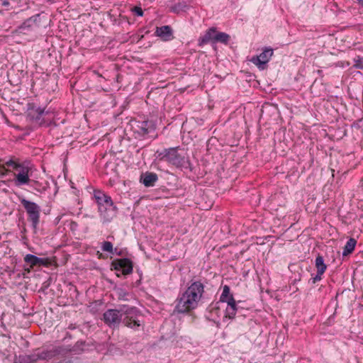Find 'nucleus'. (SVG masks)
I'll return each instance as SVG.
<instances>
[{"mask_svg": "<svg viewBox=\"0 0 363 363\" xmlns=\"http://www.w3.org/2000/svg\"><path fill=\"white\" fill-rule=\"evenodd\" d=\"M204 293V285L201 281H191L186 291L176 300L174 311L186 313L195 309Z\"/></svg>", "mask_w": 363, "mask_h": 363, "instance_id": "f257e3e1", "label": "nucleus"}, {"mask_svg": "<svg viewBox=\"0 0 363 363\" xmlns=\"http://www.w3.org/2000/svg\"><path fill=\"white\" fill-rule=\"evenodd\" d=\"M121 312L123 315V323L128 328L138 330L141 325L139 320V317L141 315L140 311L134 306L122 305L121 306Z\"/></svg>", "mask_w": 363, "mask_h": 363, "instance_id": "f03ea898", "label": "nucleus"}, {"mask_svg": "<svg viewBox=\"0 0 363 363\" xmlns=\"http://www.w3.org/2000/svg\"><path fill=\"white\" fill-rule=\"evenodd\" d=\"M179 147L165 148L162 151L157 150L155 153L159 161L167 162L177 167H181L184 162V157L178 152Z\"/></svg>", "mask_w": 363, "mask_h": 363, "instance_id": "7ed1b4c3", "label": "nucleus"}, {"mask_svg": "<svg viewBox=\"0 0 363 363\" xmlns=\"http://www.w3.org/2000/svg\"><path fill=\"white\" fill-rule=\"evenodd\" d=\"M30 170V167L24 168L22 172H18L16 174H14L13 183L16 186H21L23 185H29L30 188L33 190L42 193L43 191L46 190V186H43L42 183L38 181L30 179L29 172Z\"/></svg>", "mask_w": 363, "mask_h": 363, "instance_id": "20e7f679", "label": "nucleus"}, {"mask_svg": "<svg viewBox=\"0 0 363 363\" xmlns=\"http://www.w3.org/2000/svg\"><path fill=\"white\" fill-rule=\"evenodd\" d=\"M19 200L27 213L28 220L31 222L32 228L35 230L40 223V207L36 203L26 200L23 197Z\"/></svg>", "mask_w": 363, "mask_h": 363, "instance_id": "39448f33", "label": "nucleus"}, {"mask_svg": "<svg viewBox=\"0 0 363 363\" xmlns=\"http://www.w3.org/2000/svg\"><path fill=\"white\" fill-rule=\"evenodd\" d=\"M40 16V15L38 13L27 18L13 31V33L28 35L30 32L39 28Z\"/></svg>", "mask_w": 363, "mask_h": 363, "instance_id": "423d86ee", "label": "nucleus"}, {"mask_svg": "<svg viewBox=\"0 0 363 363\" xmlns=\"http://www.w3.org/2000/svg\"><path fill=\"white\" fill-rule=\"evenodd\" d=\"M122 313L121 312V306L118 309H108L103 315L104 323L110 328H118L122 322Z\"/></svg>", "mask_w": 363, "mask_h": 363, "instance_id": "0eeeda50", "label": "nucleus"}, {"mask_svg": "<svg viewBox=\"0 0 363 363\" xmlns=\"http://www.w3.org/2000/svg\"><path fill=\"white\" fill-rule=\"evenodd\" d=\"M111 269L121 271L123 275H128L133 272V264L128 258L116 259L111 264Z\"/></svg>", "mask_w": 363, "mask_h": 363, "instance_id": "6e6552de", "label": "nucleus"}, {"mask_svg": "<svg viewBox=\"0 0 363 363\" xmlns=\"http://www.w3.org/2000/svg\"><path fill=\"white\" fill-rule=\"evenodd\" d=\"M273 52V49L266 48L259 55L253 56L250 61L257 65L260 70H264L267 68V64L271 59Z\"/></svg>", "mask_w": 363, "mask_h": 363, "instance_id": "1a4fd4ad", "label": "nucleus"}, {"mask_svg": "<svg viewBox=\"0 0 363 363\" xmlns=\"http://www.w3.org/2000/svg\"><path fill=\"white\" fill-rule=\"evenodd\" d=\"M40 360H49L57 356L64 355L67 353V350L62 346H53L50 349L36 350Z\"/></svg>", "mask_w": 363, "mask_h": 363, "instance_id": "9d476101", "label": "nucleus"}, {"mask_svg": "<svg viewBox=\"0 0 363 363\" xmlns=\"http://www.w3.org/2000/svg\"><path fill=\"white\" fill-rule=\"evenodd\" d=\"M45 113V108L36 107L34 104H28L27 118L30 121L35 122L42 125L45 121L42 116Z\"/></svg>", "mask_w": 363, "mask_h": 363, "instance_id": "9b49d317", "label": "nucleus"}, {"mask_svg": "<svg viewBox=\"0 0 363 363\" xmlns=\"http://www.w3.org/2000/svg\"><path fill=\"white\" fill-rule=\"evenodd\" d=\"M104 208V211H99L100 217L103 223H109L116 216L118 208L114 205L111 199L105 203Z\"/></svg>", "mask_w": 363, "mask_h": 363, "instance_id": "f8f14e48", "label": "nucleus"}, {"mask_svg": "<svg viewBox=\"0 0 363 363\" xmlns=\"http://www.w3.org/2000/svg\"><path fill=\"white\" fill-rule=\"evenodd\" d=\"M5 166L9 167H11L15 170H18L19 172H22L24 168H29L28 164L26 162L19 163L16 160H14L13 157L9 159L7 161H5L4 159H0V176H4L6 173V170L5 169Z\"/></svg>", "mask_w": 363, "mask_h": 363, "instance_id": "ddd939ff", "label": "nucleus"}, {"mask_svg": "<svg viewBox=\"0 0 363 363\" xmlns=\"http://www.w3.org/2000/svg\"><path fill=\"white\" fill-rule=\"evenodd\" d=\"M156 125L152 121H137L135 132L141 136L147 135L155 132Z\"/></svg>", "mask_w": 363, "mask_h": 363, "instance_id": "4468645a", "label": "nucleus"}, {"mask_svg": "<svg viewBox=\"0 0 363 363\" xmlns=\"http://www.w3.org/2000/svg\"><path fill=\"white\" fill-rule=\"evenodd\" d=\"M23 259L24 262L29 264L31 268H33L34 267L37 266L48 267L50 264V262L48 258H40L31 254L26 255L24 257Z\"/></svg>", "mask_w": 363, "mask_h": 363, "instance_id": "2eb2a0df", "label": "nucleus"}, {"mask_svg": "<svg viewBox=\"0 0 363 363\" xmlns=\"http://www.w3.org/2000/svg\"><path fill=\"white\" fill-rule=\"evenodd\" d=\"M158 180V176L155 172H146L140 175V182L146 187L154 186Z\"/></svg>", "mask_w": 363, "mask_h": 363, "instance_id": "dca6fc26", "label": "nucleus"}, {"mask_svg": "<svg viewBox=\"0 0 363 363\" xmlns=\"http://www.w3.org/2000/svg\"><path fill=\"white\" fill-rule=\"evenodd\" d=\"M94 197L98 206V211H104V206L111 199V196L99 190L94 191Z\"/></svg>", "mask_w": 363, "mask_h": 363, "instance_id": "f3484780", "label": "nucleus"}, {"mask_svg": "<svg viewBox=\"0 0 363 363\" xmlns=\"http://www.w3.org/2000/svg\"><path fill=\"white\" fill-rule=\"evenodd\" d=\"M155 35L160 37L163 40L167 41L172 38V29L169 26L157 27Z\"/></svg>", "mask_w": 363, "mask_h": 363, "instance_id": "a211bd4d", "label": "nucleus"}, {"mask_svg": "<svg viewBox=\"0 0 363 363\" xmlns=\"http://www.w3.org/2000/svg\"><path fill=\"white\" fill-rule=\"evenodd\" d=\"M216 33V28H210L206 33L199 39V45L202 46L207 44L209 41L213 43V35Z\"/></svg>", "mask_w": 363, "mask_h": 363, "instance_id": "6ab92c4d", "label": "nucleus"}, {"mask_svg": "<svg viewBox=\"0 0 363 363\" xmlns=\"http://www.w3.org/2000/svg\"><path fill=\"white\" fill-rule=\"evenodd\" d=\"M356 245L357 240L353 238H350L343 247L342 255L347 256L351 254L354 251Z\"/></svg>", "mask_w": 363, "mask_h": 363, "instance_id": "aec40b11", "label": "nucleus"}, {"mask_svg": "<svg viewBox=\"0 0 363 363\" xmlns=\"http://www.w3.org/2000/svg\"><path fill=\"white\" fill-rule=\"evenodd\" d=\"M315 266L317 269V272H319V274H324L327 269V265L324 262L323 257L320 254H318L315 258Z\"/></svg>", "mask_w": 363, "mask_h": 363, "instance_id": "412c9836", "label": "nucleus"}, {"mask_svg": "<svg viewBox=\"0 0 363 363\" xmlns=\"http://www.w3.org/2000/svg\"><path fill=\"white\" fill-rule=\"evenodd\" d=\"M227 308L225 309V317L229 319H233L235 318L236 315V312L233 310V307H234V297L230 296V298H228Z\"/></svg>", "mask_w": 363, "mask_h": 363, "instance_id": "4be33fe9", "label": "nucleus"}, {"mask_svg": "<svg viewBox=\"0 0 363 363\" xmlns=\"http://www.w3.org/2000/svg\"><path fill=\"white\" fill-rule=\"evenodd\" d=\"M230 40V35L225 33L216 32L213 35V43H221L227 45Z\"/></svg>", "mask_w": 363, "mask_h": 363, "instance_id": "5701e85b", "label": "nucleus"}, {"mask_svg": "<svg viewBox=\"0 0 363 363\" xmlns=\"http://www.w3.org/2000/svg\"><path fill=\"white\" fill-rule=\"evenodd\" d=\"M22 363H35L38 360H40L37 352L31 354L20 356Z\"/></svg>", "mask_w": 363, "mask_h": 363, "instance_id": "b1692460", "label": "nucleus"}, {"mask_svg": "<svg viewBox=\"0 0 363 363\" xmlns=\"http://www.w3.org/2000/svg\"><path fill=\"white\" fill-rule=\"evenodd\" d=\"M189 9V6L185 1L179 2L170 8V11L174 13H179L181 11H185Z\"/></svg>", "mask_w": 363, "mask_h": 363, "instance_id": "393cba45", "label": "nucleus"}, {"mask_svg": "<svg viewBox=\"0 0 363 363\" xmlns=\"http://www.w3.org/2000/svg\"><path fill=\"white\" fill-rule=\"evenodd\" d=\"M230 296H233V294H230V289L229 286L225 285L223 287V292L220 296V301L228 302V298H230Z\"/></svg>", "mask_w": 363, "mask_h": 363, "instance_id": "a878e982", "label": "nucleus"}, {"mask_svg": "<svg viewBox=\"0 0 363 363\" xmlns=\"http://www.w3.org/2000/svg\"><path fill=\"white\" fill-rule=\"evenodd\" d=\"M101 250L104 252H108L110 253H113V244L109 241H104L102 242Z\"/></svg>", "mask_w": 363, "mask_h": 363, "instance_id": "bb28decb", "label": "nucleus"}, {"mask_svg": "<svg viewBox=\"0 0 363 363\" xmlns=\"http://www.w3.org/2000/svg\"><path fill=\"white\" fill-rule=\"evenodd\" d=\"M84 345H85L84 341H78L76 342V344L72 347V351H73V352L83 351L82 347Z\"/></svg>", "mask_w": 363, "mask_h": 363, "instance_id": "cd10ccee", "label": "nucleus"}, {"mask_svg": "<svg viewBox=\"0 0 363 363\" xmlns=\"http://www.w3.org/2000/svg\"><path fill=\"white\" fill-rule=\"evenodd\" d=\"M354 66L359 69L363 68V57L357 56L356 58H354Z\"/></svg>", "mask_w": 363, "mask_h": 363, "instance_id": "c85d7f7f", "label": "nucleus"}, {"mask_svg": "<svg viewBox=\"0 0 363 363\" xmlns=\"http://www.w3.org/2000/svg\"><path fill=\"white\" fill-rule=\"evenodd\" d=\"M323 273H320L319 274V272H317L315 276L314 277H312L309 281L313 284H315V283H317L318 281H320L322 279V276H323Z\"/></svg>", "mask_w": 363, "mask_h": 363, "instance_id": "c756f323", "label": "nucleus"}, {"mask_svg": "<svg viewBox=\"0 0 363 363\" xmlns=\"http://www.w3.org/2000/svg\"><path fill=\"white\" fill-rule=\"evenodd\" d=\"M131 11L138 16H143V11L140 6H134L131 9Z\"/></svg>", "mask_w": 363, "mask_h": 363, "instance_id": "7c9ffc66", "label": "nucleus"}, {"mask_svg": "<svg viewBox=\"0 0 363 363\" xmlns=\"http://www.w3.org/2000/svg\"><path fill=\"white\" fill-rule=\"evenodd\" d=\"M113 254H116V255H118V256H121L123 255L122 251L121 250H118L117 248L113 249Z\"/></svg>", "mask_w": 363, "mask_h": 363, "instance_id": "2f4dec72", "label": "nucleus"}, {"mask_svg": "<svg viewBox=\"0 0 363 363\" xmlns=\"http://www.w3.org/2000/svg\"><path fill=\"white\" fill-rule=\"evenodd\" d=\"M233 308L237 313V311L238 310V306L237 303L235 299H234V307H233Z\"/></svg>", "mask_w": 363, "mask_h": 363, "instance_id": "473e14b6", "label": "nucleus"}, {"mask_svg": "<svg viewBox=\"0 0 363 363\" xmlns=\"http://www.w3.org/2000/svg\"><path fill=\"white\" fill-rule=\"evenodd\" d=\"M2 6H7L9 5V2L6 0H4V1H2V3H1Z\"/></svg>", "mask_w": 363, "mask_h": 363, "instance_id": "72a5a7b5", "label": "nucleus"}, {"mask_svg": "<svg viewBox=\"0 0 363 363\" xmlns=\"http://www.w3.org/2000/svg\"><path fill=\"white\" fill-rule=\"evenodd\" d=\"M359 4L363 5V0H356Z\"/></svg>", "mask_w": 363, "mask_h": 363, "instance_id": "f704fd0d", "label": "nucleus"}, {"mask_svg": "<svg viewBox=\"0 0 363 363\" xmlns=\"http://www.w3.org/2000/svg\"><path fill=\"white\" fill-rule=\"evenodd\" d=\"M16 128H17V129H18V130H22V128H20V126H19V125H16Z\"/></svg>", "mask_w": 363, "mask_h": 363, "instance_id": "c9c22d12", "label": "nucleus"}]
</instances>
